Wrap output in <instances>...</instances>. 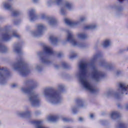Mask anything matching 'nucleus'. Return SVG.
<instances>
[{"label":"nucleus","mask_w":128,"mask_h":128,"mask_svg":"<svg viewBox=\"0 0 128 128\" xmlns=\"http://www.w3.org/2000/svg\"><path fill=\"white\" fill-rule=\"evenodd\" d=\"M48 100L51 104H58L60 102V97L56 93L48 94Z\"/></svg>","instance_id":"nucleus-3"},{"label":"nucleus","mask_w":128,"mask_h":128,"mask_svg":"<svg viewBox=\"0 0 128 128\" xmlns=\"http://www.w3.org/2000/svg\"><path fill=\"white\" fill-rule=\"evenodd\" d=\"M32 16H34V15H30V20H32Z\"/></svg>","instance_id":"nucleus-31"},{"label":"nucleus","mask_w":128,"mask_h":128,"mask_svg":"<svg viewBox=\"0 0 128 128\" xmlns=\"http://www.w3.org/2000/svg\"><path fill=\"white\" fill-rule=\"evenodd\" d=\"M64 10L62 9L61 10V13L62 14H64Z\"/></svg>","instance_id":"nucleus-33"},{"label":"nucleus","mask_w":128,"mask_h":128,"mask_svg":"<svg viewBox=\"0 0 128 128\" xmlns=\"http://www.w3.org/2000/svg\"><path fill=\"white\" fill-rule=\"evenodd\" d=\"M86 38V35L84 34L78 33L76 35L77 40H74L72 33L71 32H68L66 41L69 42H70L72 46H80V44L78 42V40H84V38Z\"/></svg>","instance_id":"nucleus-2"},{"label":"nucleus","mask_w":128,"mask_h":128,"mask_svg":"<svg viewBox=\"0 0 128 128\" xmlns=\"http://www.w3.org/2000/svg\"><path fill=\"white\" fill-rule=\"evenodd\" d=\"M72 111L74 112V110H72Z\"/></svg>","instance_id":"nucleus-38"},{"label":"nucleus","mask_w":128,"mask_h":128,"mask_svg":"<svg viewBox=\"0 0 128 128\" xmlns=\"http://www.w3.org/2000/svg\"><path fill=\"white\" fill-rule=\"evenodd\" d=\"M102 74L98 71V70H94L92 74V78L93 80H96V82H98V80H99Z\"/></svg>","instance_id":"nucleus-6"},{"label":"nucleus","mask_w":128,"mask_h":128,"mask_svg":"<svg viewBox=\"0 0 128 128\" xmlns=\"http://www.w3.org/2000/svg\"><path fill=\"white\" fill-rule=\"evenodd\" d=\"M44 29V26L42 24H39L38 26V34L37 36H38L40 32H42V30Z\"/></svg>","instance_id":"nucleus-10"},{"label":"nucleus","mask_w":128,"mask_h":128,"mask_svg":"<svg viewBox=\"0 0 128 128\" xmlns=\"http://www.w3.org/2000/svg\"><path fill=\"white\" fill-rule=\"evenodd\" d=\"M14 52H20V50L18 47H14Z\"/></svg>","instance_id":"nucleus-20"},{"label":"nucleus","mask_w":128,"mask_h":128,"mask_svg":"<svg viewBox=\"0 0 128 128\" xmlns=\"http://www.w3.org/2000/svg\"><path fill=\"white\" fill-rule=\"evenodd\" d=\"M0 52H6V48L4 46H0Z\"/></svg>","instance_id":"nucleus-15"},{"label":"nucleus","mask_w":128,"mask_h":128,"mask_svg":"<svg viewBox=\"0 0 128 128\" xmlns=\"http://www.w3.org/2000/svg\"><path fill=\"white\" fill-rule=\"evenodd\" d=\"M28 114H30V112H19L18 113V114L19 116H24Z\"/></svg>","instance_id":"nucleus-12"},{"label":"nucleus","mask_w":128,"mask_h":128,"mask_svg":"<svg viewBox=\"0 0 128 128\" xmlns=\"http://www.w3.org/2000/svg\"><path fill=\"white\" fill-rule=\"evenodd\" d=\"M94 116V114H90V118H92Z\"/></svg>","instance_id":"nucleus-26"},{"label":"nucleus","mask_w":128,"mask_h":128,"mask_svg":"<svg viewBox=\"0 0 128 128\" xmlns=\"http://www.w3.org/2000/svg\"><path fill=\"white\" fill-rule=\"evenodd\" d=\"M56 2L57 4H60L62 2V0H56Z\"/></svg>","instance_id":"nucleus-25"},{"label":"nucleus","mask_w":128,"mask_h":128,"mask_svg":"<svg viewBox=\"0 0 128 128\" xmlns=\"http://www.w3.org/2000/svg\"><path fill=\"white\" fill-rule=\"evenodd\" d=\"M79 120H80V122H82V121L84 120V118H79Z\"/></svg>","instance_id":"nucleus-29"},{"label":"nucleus","mask_w":128,"mask_h":128,"mask_svg":"<svg viewBox=\"0 0 128 128\" xmlns=\"http://www.w3.org/2000/svg\"><path fill=\"white\" fill-rule=\"evenodd\" d=\"M86 18L84 17H81L78 21H72L70 19L65 18L64 19V22L66 24H68V26H76V24H78L80 22H84V20H85Z\"/></svg>","instance_id":"nucleus-4"},{"label":"nucleus","mask_w":128,"mask_h":128,"mask_svg":"<svg viewBox=\"0 0 128 128\" xmlns=\"http://www.w3.org/2000/svg\"><path fill=\"white\" fill-rule=\"evenodd\" d=\"M118 0V2H122V0Z\"/></svg>","instance_id":"nucleus-36"},{"label":"nucleus","mask_w":128,"mask_h":128,"mask_svg":"<svg viewBox=\"0 0 128 128\" xmlns=\"http://www.w3.org/2000/svg\"><path fill=\"white\" fill-rule=\"evenodd\" d=\"M14 86H16V84H12V88H14Z\"/></svg>","instance_id":"nucleus-32"},{"label":"nucleus","mask_w":128,"mask_h":128,"mask_svg":"<svg viewBox=\"0 0 128 128\" xmlns=\"http://www.w3.org/2000/svg\"><path fill=\"white\" fill-rule=\"evenodd\" d=\"M4 8H10V6H8V4L5 3L4 4Z\"/></svg>","instance_id":"nucleus-21"},{"label":"nucleus","mask_w":128,"mask_h":128,"mask_svg":"<svg viewBox=\"0 0 128 128\" xmlns=\"http://www.w3.org/2000/svg\"><path fill=\"white\" fill-rule=\"evenodd\" d=\"M3 82H4V75L1 74H0V84H4V83H2Z\"/></svg>","instance_id":"nucleus-17"},{"label":"nucleus","mask_w":128,"mask_h":128,"mask_svg":"<svg viewBox=\"0 0 128 128\" xmlns=\"http://www.w3.org/2000/svg\"><path fill=\"white\" fill-rule=\"evenodd\" d=\"M62 120H63L64 122H68V118H62Z\"/></svg>","instance_id":"nucleus-27"},{"label":"nucleus","mask_w":128,"mask_h":128,"mask_svg":"<svg viewBox=\"0 0 128 128\" xmlns=\"http://www.w3.org/2000/svg\"><path fill=\"white\" fill-rule=\"evenodd\" d=\"M119 88L120 90H121L122 94H128V86L126 84L120 83L119 84Z\"/></svg>","instance_id":"nucleus-7"},{"label":"nucleus","mask_w":128,"mask_h":128,"mask_svg":"<svg viewBox=\"0 0 128 128\" xmlns=\"http://www.w3.org/2000/svg\"><path fill=\"white\" fill-rule=\"evenodd\" d=\"M21 90L24 94H28V92L30 93V88L26 89V88H21Z\"/></svg>","instance_id":"nucleus-11"},{"label":"nucleus","mask_w":128,"mask_h":128,"mask_svg":"<svg viewBox=\"0 0 128 128\" xmlns=\"http://www.w3.org/2000/svg\"><path fill=\"white\" fill-rule=\"evenodd\" d=\"M80 68L82 72V74L80 77V82L82 84L84 88L90 92H94L96 89L92 86L90 81H88L84 75L86 74L88 68V65L86 62H82L80 64Z\"/></svg>","instance_id":"nucleus-1"},{"label":"nucleus","mask_w":128,"mask_h":128,"mask_svg":"<svg viewBox=\"0 0 128 128\" xmlns=\"http://www.w3.org/2000/svg\"><path fill=\"white\" fill-rule=\"evenodd\" d=\"M20 72L21 74H22V76H24V74H26V70H21L20 71Z\"/></svg>","instance_id":"nucleus-22"},{"label":"nucleus","mask_w":128,"mask_h":128,"mask_svg":"<svg viewBox=\"0 0 128 128\" xmlns=\"http://www.w3.org/2000/svg\"><path fill=\"white\" fill-rule=\"evenodd\" d=\"M54 21H50L49 22L50 24H54Z\"/></svg>","instance_id":"nucleus-30"},{"label":"nucleus","mask_w":128,"mask_h":128,"mask_svg":"<svg viewBox=\"0 0 128 128\" xmlns=\"http://www.w3.org/2000/svg\"><path fill=\"white\" fill-rule=\"evenodd\" d=\"M96 28L95 25H88L85 27L86 30H92Z\"/></svg>","instance_id":"nucleus-13"},{"label":"nucleus","mask_w":128,"mask_h":128,"mask_svg":"<svg viewBox=\"0 0 128 128\" xmlns=\"http://www.w3.org/2000/svg\"><path fill=\"white\" fill-rule=\"evenodd\" d=\"M0 124H1V122H0Z\"/></svg>","instance_id":"nucleus-37"},{"label":"nucleus","mask_w":128,"mask_h":128,"mask_svg":"<svg viewBox=\"0 0 128 128\" xmlns=\"http://www.w3.org/2000/svg\"><path fill=\"white\" fill-rule=\"evenodd\" d=\"M8 38H10V36H8V35L6 34L4 36V40H8Z\"/></svg>","instance_id":"nucleus-23"},{"label":"nucleus","mask_w":128,"mask_h":128,"mask_svg":"<svg viewBox=\"0 0 128 128\" xmlns=\"http://www.w3.org/2000/svg\"><path fill=\"white\" fill-rule=\"evenodd\" d=\"M38 0H33V1L34 2H36Z\"/></svg>","instance_id":"nucleus-34"},{"label":"nucleus","mask_w":128,"mask_h":128,"mask_svg":"<svg viewBox=\"0 0 128 128\" xmlns=\"http://www.w3.org/2000/svg\"><path fill=\"white\" fill-rule=\"evenodd\" d=\"M110 94H112V93H110V92L108 93V96H110Z\"/></svg>","instance_id":"nucleus-35"},{"label":"nucleus","mask_w":128,"mask_h":128,"mask_svg":"<svg viewBox=\"0 0 128 128\" xmlns=\"http://www.w3.org/2000/svg\"><path fill=\"white\" fill-rule=\"evenodd\" d=\"M30 100L32 106H38L40 104V100L36 95L34 94H30L29 96Z\"/></svg>","instance_id":"nucleus-5"},{"label":"nucleus","mask_w":128,"mask_h":128,"mask_svg":"<svg viewBox=\"0 0 128 128\" xmlns=\"http://www.w3.org/2000/svg\"><path fill=\"white\" fill-rule=\"evenodd\" d=\"M72 6L70 3H66L65 5V8H68V10H70Z\"/></svg>","instance_id":"nucleus-18"},{"label":"nucleus","mask_w":128,"mask_h":128,"mask_svg":"<svg viewBox=\"0 0 128 128\" xmlns=\"http://www.w3.org/2000/svg\"><path fill=\"white\" fill-rule=\"evenodd\" d=\"M44 50L48 54H52V48L48 46H45L44 47Z\"/></svg>","instance_id":"nucleus-9"},{"label":"nucleus","mask_w":128,"mask_h":128,"mask_svg":"<svg viewBox=\"0 0 128 128\" xmlns=\"http://www.w3.org/2000/svg\"><path fill=\"white\" fill-rule=\"evenodd\" d=\"M13 36H16V38H18V35L16 34H13Z\"/></svg>","instance_id":"nucleus-28"},{"label":"nucleus","mask_w":128,"mask_h":128,"mask_svg":"<svg viewBox=\"0 0 128 128\" xmlns=\"http://www.w3.org/2000/svg\"><path fill=\"white\" fill-rule=\"evenodd\" d=\"M48 120L50 122H54L56 120V117L54 116H50L48 118Z\"/></svg>","instance_id":"nucleus-16"},{"label":"nucleus","mask_w":128,"mask_h":128,"mask_svg":"<svg viewBox=\"0 0 128 128\" xmlns=\"http://www.w3.org/2000/svg\"><path fill=\"white\" fill-rule=\"evenodd\" d=\"M118 112H112V114H110V116L112 118H116V116H118Z\"/></svg>","instance_id":"nucleus-14"},{"label":"nucleus","mask_w":128,"mask_h":128,"mask_svg":"<svg viewBox=\"0 0 128 128\" xmlns=\"http://www.w3.org/2000/svg\"><path fill=\"white\" fill-rule=\"evenodd\" d=\"M50 40L52 42H56V38L54 37V36H51L50 38Z\"/></svg>","instance_id":"nucleus-19"},{"label":"nucleus","mask_w":128,"mask_h":128,"mask_svg":"<svg viewBox=\"0 0 128 128\" xmlns=\"http://www.w3.org/2000/svg\"><path fill=\"white\" fill-rule=\"evenodd\" d=\"M76 56V54L74 53H72L70 55V58H74Z\"/></svg>","instance_id":"nucleus-24"},{"label":"nucleus","mask_w":128,"mask_h":128,"mask_svg":"<svg viewBox=\"0 0 128 128\" xmlns=\"http://www.w3.org/2000/svg\"><path fill=\"white\" fill-rule=\"evenodd\" d=\"M112 44V41H110L109 39H106L104 40V42L102 43V46H104V48H106L108 46H110V44Z\"/></svg>","instance_id":"nucleus-8"}]
</instances>
